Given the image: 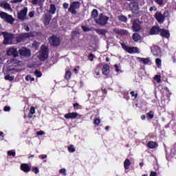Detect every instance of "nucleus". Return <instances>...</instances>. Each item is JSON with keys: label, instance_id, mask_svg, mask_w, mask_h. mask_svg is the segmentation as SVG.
Segmentation results:
<instances>
[{"label": "nucleus", "instance_id": "f257e3e1", "mask_svg": "<svg viewBox=\"0 0 176 176\" xmlns=\"http://www.w3.org/2000/svg\"><path fill=\"white\" fill-rule=\"evenodd\" d=\"M49 57V50H47V47L41 46V50L38 54V59L40 61H45L46 58Z\"/></svg>", "mask_w": 176, "mask_h": 176}, {"label": "nucleus", "instance_id": "f03ea898", "mask_svg": "<svg viewBox=\"0 0 176 176\" xmlns=\"http://www.w3.org/2000/svg\"><path fill=\"white\" fill-rule=\"evenodd\" d=\"M109 20V17L104 15L103 14H100L98 19H95L96 24L101 25V27H104V25H107L108 24V21Z\"/></svg>", "mask_w": 176, "mask_h": 176}, {"label": "nucleus", "instance_id": "7ed1b4c3", "mask_svg": "<svg viewBox=\"0 0 176 176\" xmlns=\"http://www.w3.org/2000/svg\"><path fill=\"white\" fill-rule=\"evenodd\" d=\"M48 41L50 45L51 46H53L54 47H58V46H60V45H61V39H60V37H57V36L54 34L50 36Z\"/></svg>", "mask_w": 176, "mask_h": 176}, {"label": "nucleus", "instance_id": "20e7f679", "mask_svg": "<svg viewBox=\"0 0 176 176\" xmlns=\"http://www.w3.org/2000/svg\"><path fill=\"white\" fill-rule=\"evenodd\" d=\"M167 16H168V11L166 10L164 12V14H162V12H156L155 14V18L160 24H163Z\"/></svg>", "mask_w": 176, "mask_h": 176}, {"label": "nucleus", "instance_id": "39448f33", "mask_svg": "<svg viewBox=\"0 0 176 176\" xmlns=\"http://www.w3.org/2000/svg\"><path fill=\"white\" fill-rule=\"evenodd\" d=\"M0 17L2 20L6 21V23H8L9 24H13V23H14V19H13V16L5 12H0Z\"/></svg>", "mask_w": 176, "mask_h": 176}, {"label": "nucleus", "instance_id": "423d86ee", "mask_svg": "<svg viewBox=\"0 0 176 176\" xmlns=\"http://www.w3.org/2000/svg\"><path fill=\"white\" fill-rule=\"evenodd\" d=\"M121 46L124 50H125L129 54H134V53H140V50L137 47H129L124 43H122Z\"/></svg>", "mask_w": 176, "mask_h": 176}, {"label": "nucleus", "instance_id": "0eeeda50", "mask_svg": "<svg viewBox=\"0 0 176 176\" xmlns=\"http://www.w3.org/2000/svg\"><path fill=\"white\" fill-rule=\"evenodd\" d=\"M3 44L4 45H12V42L14 41V34L10 33H3Z\"/></svg>", "mask_w": 176, "mask_h": 176}, {"label": "nucleus", "instance_id": "6e6552de", "mask_svg": "<svg viewBox=\"0 0 176 176\" xmlns=\"http://www.w3.org/2000/svg\"><path fill=\"white\" fill-rule=\"evenodd\" d=\"M79 8H80V3L79 1H73L71 3L68 10L72 14H76V9H79Z\"/></svg>", "mask_w": 176, "mask_h": 176}, {"label": "nucleus", "instance_id": "1a4fd4ad", "mask_svg": "<svg viewBox=\"0 0 176 176\" xmlns=\"http://www.w3.org/2000/svg\"><path fill=\"white\" fill-rule=\"evenodd\" d=\"M28 12V8L25 7L23 10H21L19 12H18V19L21 21H24L25 18L27 17V13Z\"/></svg>", "mask_w": 176, "mask_h": 176}, {"label": "nucleus", "instance_id": "9d476101", "mask_svg": "<svg viewBox=\"0 0 176 176\" xmlns=\"http://www.w3.org/2000/svg\"><path fill=\"white\" fill-rule=\"evenodd\" d=\"M20 56L23 57H30L31 56V50L27 47H22L19 50Z\"/></svg>", "mask_w": 176, "mask_h": 176}, {"label": "nucleus", "instance_id": "9b49d317", "mask_svg": "<svg viewBox=\"0 0 176 176\" xmlns=\"http://www.w3.org/2000/svg\"><path fill=\"white\" fill-rule=\"evenodd\" d=\"M142 28L141 25H140V20H134L132 25V29L133 30L134 32H138V31H140Z\"/></svg>", "mask_w": 176, "mask_h": 176}, {"label": "nucleus", "instance_id": "f8f14e48", "mask_svg": "<svg viewBox=\"0 0 176 176\" xmlns=\"http://www.w3.org/2000/svg\"><path fill=\"white\" fill-rule=\"evenodd\" d=\"M161 28L159 26H153L149 31L150 35H157L160 33Z\"/></svg>", "mask_w": 176, "mask_h": 176}, {"label": "nucleus", "instance_id": "ddd939ff", "mask_svg": "<svg viewBox=\"0 0 176 176\" xmlns=\"http://www.w3.org/2000/svg\"><path fill=\"white\" fill-rule=\"evenodd\" d=\"M102 72L103 75L108 76L111 72V66L108 64H104L102 67Z\"/></svg>", "mask_w": 176, "mask_h": 176}, {"label": "nucleus", "instance_id": "4468645a", "mask_svg": "<svg viewBox=\"0 0 176 176\" xmlns=\"http://www.w3.org/2000/svg\"><path fill=\"white\" fill-rule=\"evenodd\" d=\"M160 47L158 45H154L151 49V53H153L155 57H159V54H160Z\"/></svg>", "mask_w": 176, "mask_h": 176}, {"label": "nucleus", "instance_id": "2eb2a0df", "mask_svg": "<svg viewBox=\"0 0 176 176\" xmlns=\"http://www.w3.org/2000/svg\"><path fill=\"white\" fill-rule=\"evenodd\" d=\"M20 168L21 171H23V173H30L31 171V166L28 164H21L20 166Z\"/></svg>", "mask_w": 176, "mask_h": 176}, {"label": "nucleus", "instance_id": "dca6fc26", "mask_svg": "<svg viewBox=\"0 0 176 176\" xmlns=\"http://www.w3.org/2000/svg\"><path fill=\"white\" fill-rule=\"evenodd\" d=\"M8 56H13V57H17L19 56V52H17V50L15 48H10L7 51Z\"/></svg>", "mask_w": 176, "mask_h": 176}, {"label": "nucleus", "instance_id": "f3484780", "mask_svg": "<svg viewBox=\"0 0 176 176\" xmlns=\"http://www.w3.org/2000/svg\"><path fill=\"white\" fill-rule=\"evenodd\" d=\"M64 118H65V119H76V118H78V113H67L65 114Z\"/></svg>", "mask_w": 176, "mask_h": 176}, {"label": "nucleus", "instance_id": "a211bd4d", "mask_svg": "<svg viewBox=\"0 0 176 176\" xmlns=\"http://www.w3.org/2000/svg\"><path fill=\"white\" fill-rule=\"evenodd\" d=\"M160 34L161 36H163L164 38H170V32H168V30L161 28L160 30Z\"/></svg>", "mask_w": 176, "mask_h": 176}, {"label": "nucleus", "instance_id": "6ab92c4d", "mask_svg": "<svg viewBox=\"0 0 176 176\" xmlns=\"http://www.w3.org/2000/svg\"><path fill=\"white\" fill-rule=\"evenodd\" d=\"M94 31L98 34V35H102L105 36L108 32V29H94Z\"/></svg>", "mask_w": 176, "mask_h": 176}, {"label": "nucleus", "instance_id": "aec40b11", "mask_svg": "<svg viewBox=\"0 0 176 176\" xmlns=\"http://www.w3.org/2000/svg\"><path fill=\"white\" fill-rule=\"evenodd\" d=\"M147 146L149 148V149H155V148H157L158 144L156 142L150 141L147 143Z\"/></svg>", "mask_w": 176, "mask_h": 176}, {"label": "nucleus", "instance_id": "412c9836", "mask_svg": "<svg viewBox=\"0 0 176 176\" xmlns=\"http://www.w3.org/2000/svg\"><path fill=\"white\" fill-rule=\"evenodd\" d=\"M1 8H3V9H7L8 10H12V7L10 6V4H9L6 1H3L1 3H0Z\"/></svg>", "mask_w": 176, "mask_h": 176}, {"label": "nucleus", "instance_id": "4be33fe9", "mask_svg": "<svg viewBox=\"0 0 176 176\" xmlns=\"http://www.w3.org/2000/svg\"><path fill=\"white\" fill-rule=\"evenodd\" d=\"M113 32L114 34H117V35H124L126 32L125 30H119L116 28L113 30Z\"/></svg>", "mask_w": 176, "mask_h": 176}, {"label": "nucleus", "instance_id": "5701e85b", "mask_svg": "<svg viewBox=\"0 0 176 176\" xmlns=\"http://www.w3.org/2000/svg\"><path fill=\"white\" fill-rule=\"evenodd\" d=\"M16 43H21V42H23V41H25V37H24V34H21L20 36H16L14 37V38Z\"/></svg>", "mask_w": 176, "mask_h": 176}, {"label": "nucleus", "instance_id": "b1692460", "mask_svg": "<svg viewBox=\"0 0 176 176\" xmlns=\"http://www.w3.org/2000/svg\"><path fill=\"white\" fill-rule=\"evenodd\" d=\"M130 166H131V162H130V160L126 159L124 162V167L125 170H129L130 168Z\"/></svg>", "mask_w": 176, "mask_h": 176}, {"label": "nucleus", "instance_id": "393cba45", "mask_svg": "<svg viewBox=\"0 0 176 176\" xmlns=\"http://www.w3.org/2000/svg\"><path fill=\"white\" fill-rule=\"evenodd\" d=\"M50 20H52V16H45L43 21L44 25H49L50 24Z\"/></svg>", "mask_w": 176, "mask_h": 176}, {"label": "nucleus", "instance_id": "a878e982", "mask_svg": "<svg viewBox=\"0 0 176 176\" xmlns=\"http://www.w3.org/2000/svg\"><path fill=\"white\" fill-rule=\"evenodd\" d=\"M132 38L133 39L134 42H138V41H141V35L138 33H134L132 35Z\"/></svg>", "mask_w": 176, "mask_h": 176}, {"label": "nucleus", "instance_id": "bb28decb", "mask_svg": "<svg viewBox=\"0 0 176 176\" xmlns=\"http://www.w3.org/2000/svg\"><path fill=\"white\" fill-rule=\"evenodd\" d=\"M91 19H96V17H98V10H97V9H94L91 11Z\"/></svg>", "mask_w": 176, "mask_h": 176}, {"label": "nucleus", "instance_id": "cd10ccee", "mask_svg": "<svg viewBox=\"0 0 176 176\" xmlns=\"http://www.w3.org/2000/svg\"><path fill=\"white\" fill-rule=\"evenodd\" d=\"M56 10H57V8H56V5L50 4V13H52V14H54V13H56Z\"/></svg>", "mask_w": 176, "mask_h": 176}, {"label": "nucleus", "instance_id": "c85d7f7f", "mask_svg": "<svg viewBox=\"0 0 176 176\" xmlns=\"http://www.w3.org/2000/svg\"><path fill=\"white\" fill-rule=\"evenodd\" d=\"M131 9H132L133 13H134V11L138 12V9H140V8L138 7V3H133Z\"/></svg>", "mask_w": 176, "mask_h": 176}, {"label": "nucleus", "instance_id": "c756f323", "mask_svg": "<svg viewBox=\"0 0 176 176\" xmlns=\"http://www.w3.org/2000/svg\"><path fill=\"white\" fill-rule=\"evenodd\" d=\"M119 21H122V23H127V16L124 15H120L118 17Z\"/></svg>", "mask_w": 176, "mask_h": 176}, {"label": "nucleus", "instance_id": "7c9ffc66", "mask_svg": "<svg viewBox=\"0 0 176 176\" xmlns=\"http://www.w3.org/2000/svg\"><path fill=\"white\" fill-rule=\"evenodd\" d=\"M139 60H140V61H142L143 64L146 65L149 64V63L151 62V59L149 58H139Z\"/></svg>", "mask_w": 176, "mask_h": 176}, {"label": "nucleus", "instance_id": "2f4dec72", "mask_svg": "<svg viewBox=\"0 0 176 176\" xmlns=\"http://www.w3.org/2000/svg\"><path fill=\"white\" fill-rule=\"evenodd\" d=\"M10 63L12 65H14L16 67V65H19L20 64V62L19 60H16V58L10 59Z\"/></svg>", "mask_w": 176, "mask_h": 176}, {"label": "nucleus", "instance_id": "473e14b6", "mask_svg": "<svg viewBox=\"0 0 176 176\" xmlns=\"http://www.w3.org/2000/svg\"><path fill=\"white\" fill-rule=\"evenodd\" d=\"M72 75V73H71V71L69 70L66 71L65 74V79H66V80H69L71 79Z\"/></svg>", "mask_w": 176, "mask_h": 176}, {"label": "nucleus", "instance_id": "72a5a7b5", "mask_svg": "<svg viewBox=\"0 0 176 176\" xmlns=\"http://www.w3.org/2000/svg\"><path fill=\"white\" fill-rule=\"evenodd\" d=\"M42 2H45V0H32V5H41Z\"/></svg>", "mask_w": 176, "mask_h": 176}, {"label": "nucleus", "instance_id": "f704fd0d", "mask_svg": "<svg viewBox=\"0 0 176 176\" xmlns=\"http://www.w3.org/2000/svg\"><path fill=\"white\" fill-rule=\"evenodd\" d=\"M155 65L158 68H160V67H162V59L157 58L155 59Z\"/></svg>", "mask_w": 176, "mask_h": 176}, {"label": "nucleus", "instance_id": "c9c22d12", "mask_svg": "<svg viewBox=\"0 0 176 176\" xmlns=\"http://www.w3.org/2000/svg\"><path fill=\"white\" fill-rule=\"evenodd\" d=\"M147 117L149 118V119H153L155 118V112L153 111H150L148 113H146Z\"/></svg>", "mask_w": 176, "mask_h": 176}, {"label": "nucleus", "instance_id": "e433bc0d", "mask_svg": "<svg viewBox=\"0 0 176 176\" xmlns=\"http://www.w3.org/2000/svg\"><path fill=\"white\" fill-rule=\"evenodd\" d=\"M23 36L25 37V39H27V38H33L34 33H32V32L25 33V34H23Z\"/></svg>", "mask_w": 176, "mask_h": 176}, {"label": "nucleus", "instance_id": "4c0bfd02", "mask_svg": "<svg viewBox=\"0 0 176 176\" xmlns=\"http://www.w3.org/2000/svg\"><path fill=\"white\" fill-rule=\"evenodd\" d=\"M25 80L28 82H29V80H30V82H35V78L32 77L31 75H28L25 77Z\"/></svg>", "mask_w": 176, "mask_h": 176}, {"label": "nucleus", "instance_id": "58836bf2", "mask_svg": "<svg viewBox=\"0 0 176 176\" xmlns=\"http://www.w3.org/2000/svg\"><path fill=\"white\" fill-rule=\"evenodd\" d=\"M161 78L162 76L160 75H155L154 76V79L156 80V82H157V83H160V82H162Z\"/></svg>", "mask_w": 176, "mask_h": 176}, {"label": "nucleus", "instance_id": "ea45409f", "mask_svg": "<svg viewBox=\"0 0 176 176\" xmlns=\"http://www.w3.org/2000/svg\"><path fill=\"white\" fill-rule=\"evenodd\" d=\"M81 28H82V31H83L84 32H89V31H91V30L90 29V28L87 27V26H85V25H82V26L81 27Z\"/></svg>", "mask_w": 176, "mask_h": 176}, {"label": "nucleus", "instance_id": "a19ab883", "mask_svg": "<svg viewBox=\"0 0 176 176\" xmlns=\"http://www.w3.org/2000/svg\"><path fill=\"white\" fill-rule=\"evenodd\" d=\"M34 75L36 76V78H41L42 76V72L38 70L34 71Z\"/></svg>", "mask_w": 176, "mask_h": 176}, {"label": "nucleus", "instance_id": "79ce46f5", "mask_svg": "<svg viewBox=\"0 0 176 176\" xmlns=\"http://www.w3.org/2000/svg\"><path fill=\"white\" fill-rule=\"evenodd\" d=\"M5 79L6 80H9L10 82H12V80H14V77L10 76V75H6L5 76Z\"/></svg>", "mask_w": 176, "mask_h": 176}, {"label": "nucleus", "instance_id": "37998d69", "mask_svg": "<svg viewBox=\"0 0 176 176\" xmlns=\"http://www.w3.org/2000/svg\"><path fill=\"white\" fill-rule=\"evenodd\" d=\"M68 151L69 152H72V153H74V152H75V147H74V145H70L69 147H68Z\"/></svg>", "mask_w": 176, "mask_h": 176}, {"label": "nucleus", "instance_id": "c03bdc74", "mask_svg": "<svg viewBox=\"0 0 176 176\" xmlns=\"http://www.w3.org/2000/svg\"><path fill=\"white\" fill-rule=\"evenodd\" d=\"M8 156H13V157H14L16 156V152L13 151H8Z\"/></svg>", "mask_w": 176, "mask_h": 176}, {"label": "nucleus", "instance_id": "a18cd8bd", "mask_svg": "<svg viewBox=\"0 0 176 176\" xmlns=\"http://www.w3.org/2000/svg\"><path fill=\"white\" fill-rule=\"evenodd\" d=\"M100 123H101V120H100L99 118H96L94 121V124H95V126H98Z\"/></svg>", "mask_w": 176, "mask_h": 176}, {"label": "nucleus", "instance_id": "49530a36", "mask_svg": "<svg viewBox=\"0 0 176 176\" xmlns=\"http://www.w3.org/2000/svg\"><path fill=\"white\" fill-rule=\"evenodd\" d=\"M130 94L131 96V97H134V98H137L138 97V94H135V91H132L130 92Z\"/></svg>", "mask_w": 176, "mask_h": 176}, {"label": "nucleus", "instance_id": "de8ad7c7", "mask_svg": "<svg viewBox=\"0 0 176 176\" xmlns=\"http://www.w3.org/2000/svg\"><path fill=\"white\" fill-rule=\"evenodd\" d=\"M59 173L60 174H63V175H67V170H65V168H61L60 170H59Z\"/></svg>", "mask_w": 176, "mask_h": 176}, {"label": "nucleus", "instance_id": "09e8293b", "mask_svg": "<svg viewBox=\"0 0 176 176\" xmlns=\"http://www.w3.org/2000/svg\"><path fill=\"white\" fill-rule=\"evenodd\" d=\"M32 171L34 173V174H38L39 173V168H38V167L33 168Z\"/></svg>", "mask_w": 176, "mask_h": 176}, {"label": "nucleus", "instance_id": "8fccbe9b", "mask_svg": "<svg viewBox=\"0 0 176 176\" xmlns=\"http://www.w3.org/2000/svg\"><path fill=\"white\" fill-rule=\"evenodd\" d=\"M164 0H155V2L160 6L163 5Z\"/></svg>", "mask_w": 176, "mask_h": 176}, {"label": "nucleus", "instance_id": "3c124183", "mask_svg": "<svg viewBox=\"0 0 176 176\" xmlns=\"http://www.w3.org/2000/svg\"><path fill=\"white\" fill-rule=\"evenodd\" d=\"M88 58H89V60H90V61H94V54H90L88 56Z\"/></svg>", "mask_w": 176, "mask_h": 176}, {"label": "nucleus", "instance_id": "603ef678", "mask_svg": "<svg viewBox=\"0 0 176 176\" xmlns=\"http://www.w3.org/2000/svg\"><path fill=\"white\" fill-rule=\"evenodd\" d=\"M76 35H78V32L73 31L72 32V39H74V38H75V36H76Z\"/></svg>", "mask_w": 176, "mask_h": 176}, {"label": "nucleus", "instance_id": "864d4df0", "mask_svg": "<svg viewBox=\"0 0 176 176\" xmlns=\"http://www.w3.org/2000/svg\"><path fill=\"white\" fill-rule=\"evenodd\" d=\"M3 111H4L5 112H9V111H10V107H9V106H6V107H4Z\"/></svg>", "mask_w": 176, "mask_h": 176}, {"label": "nucleus", "instance_id": "5fc2aeb1", "mask_svg": "<svg viewBox=\"0 0 176 176\" xmlns=\"http://www.w3.org/2000/svg\"><path fill=\"white\" fill-rule=\"evenodd\" d=\"M35 14V11H31L29 12V16L30 17V19H32V17H34Z\"/></svg>", "mask_w": 176, "mask_h": 176}, {"label": "nucleus", "instance_id": "6e6d98bb", "mask_svg": "<svg viewBox=\"0 0 176 176\" xmlns=\"http://www.w3.org/2000/svg\"><path fill=\"white\" fill-rule=\"evenodd\" d=\"M30 113H33V115L35 113V107H34V106L30 107Z\"/></svg>", "mask_w": 176, "mask_h": 176}, {"label": "nucleus", "instance_id": "4d7b16f0", "mask_svg": "<svg viewBox=\"0 0 176 176\" xmlns=\"http://www.w3.org/2000/svg\"><path fill=\"white\" fill-rule=\"evenodd\" d=\"M45 134V131H40L36 132V135H43Z\"/></svg>", "mask_w": 176, "mask_h": 176}, {"label": "nucleus", "instance_id": "13d9d810", "mask_svg": "<svg viewBox=\"0 0 176 176\" xmlns=\"http://www.w3.org/2000/svg\"><path fill=\"white\" fill-rule=\"evenodd\" d=\"M114 67L116 68V72H120V69L118 65H115Z\"/></svg>", "mask_w": 176, "mask_h": 176}, {"label": "nucleus", "instance_id": "bf43d9fd", "mask_svg": "<svg viewBox=\"0 0 176 176\" xmlns=\"http://www.w3.org/2000/svg\"><path fill=\"white\" fill-rule=\"evenodd\" d=\"M63 6V9H68V6H69V4L68 3H64Z\"/></svg>", "mask_w": 176, "mask_h": 176}, {"label": "nucleus", "instance_id": "052dcab7", "mask_svg": "<svg viewBox=\"0 0 176 176\" xmlns=\"http://www.w3.org/2000/svg\"><path fill=\"white\" fill-rule=\"evenodd\" d=\"M38 157L40 159H41L42 160H43V159H46L47 157V155H39Z\"/></svg>", "mask_w": 176, "mask_h": 176}, {"label": "nucleus", "instance_id": "680f3d73", "mask_svg": "<svg viewBox=\"0 0 176 176\" xmlns=\"http://www.w3.org/2000/svg\"><path fill=\"white\" fill-rule=\"evenodd\" d=\"M149 176H157V173L151 171Z\"/></svg>", "mask_w": 176, "mask_h": 176}, {"label": "nucleus", "instance_id": "e2e57ef3", "mask_svg": "<svg viewBox=\"0 0 176 176\" xmlns=\"http://www.w3.org/2000/svg\"><path fill=\"white\" fill-rule=\"evenodd\" d=\"M32 116H34V114L32 113L29 112L28 114V118H29V119L32 118Z\"/></svg>", "mask_w": 176, "mask_h": 176}, {"label": "nucleus", "instance_id": "0e129e2a", "mask_svg": "<svg viewBox=\"0 0 176 176\" xmlns=\"http://www.w3.org/2000/svg\"><path fill=\"white\" fill-rule=\"evenodd\" d=\"M102 93L103 94H107V93H108V91H107V89H102Z\"/></svg>", "mask_w": 176, "mask_h": 176}, {"label": "nucleus", "instance_id": "69168bd1", "mask_svg": "<svg viewBox=\"0 0 176 176\" xmlns=\"http://www.w3.org/2000/svg\"><path fill=\"white\" fill-rule=\"evenodd\" d=\"M23 0H14L12 1V3H19V2H22Z\"/></svg>", "mask_w": 176, "mask_h": 176}, {"label": "nucleus", "instance_id": "338daca9", "mask_svg": "<svg viewBox=\"0 0 176 176\" xmlns=\"http://www.w3.org/2000/svg\"><path fill=\"white\" fill-rule=\"evenodd\" d=\"M73 107H74V108H77L78 109V107H80L79 103H77V102L74 103Z\"/></svg>", "mask_w": 176, "mask_h": 176}, {"label": "nucleus", "instance_id": "774afa93", "mask_svg": "<svg viewBox=\"0 0 176 176\" xmlns=\"http://www.w3.org/2000/svg\"><path fill=\"white\" fill-rule=\"evenodd\" d=\"M153 9L155 11L157 10V8H156L155 7H151L149 9L150 12H152Z\"/></svg>", "mask_w": 176, "mask_h": 176}]
</instances>
